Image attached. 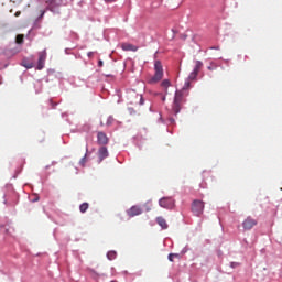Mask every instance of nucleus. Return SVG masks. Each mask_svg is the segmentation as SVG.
<instances>
[{
    "label": "nucleus",
    "instance_id": "1",
    "mask_svg": "<svg viewBox=\"0 0 282 282\" xmlns=\"http://www.w3.org/2000/svg\"><path fill=\"white\" fill-rule=\"evenodd\" d=\"M154 75L149 79V84H156L161 82L164 77L163 65L160 61H155L154 63Z\"/></svg>",
    "mask_w": 282,
    "mask_h": 282
},
{
    "label": "nucleus",
    "instance_id": "2",
    "mask_svg": "<svg viewBox=\"0 0 282 282\" xmlns=\"http://www.w3.org/2000/svg\"><path fill=\"white\" fill-rule=\"evenodd\" d=\"M183 102H184V94L182 90H177L175 93V97L172 106V112L174 115H178L181 112Z\"/></svg>",
    "mask_w": 282,
    "mask_h": 282
},
{
    "label": "nucleus",
    "instance_id": "3",
    "mask_svg": "<svg viewBox=\"0 0 282 282\" xmlns=\"http://www.w3.org/2000/svg\"><path fill=\"white\" fill-rule=\"evenodd\" d=\"M192 212L195 216H200L204 214V202L195 199L192 203Z\"/></svg>",
    "mask_w": 282,
    "mask_h": 282
},
{
    "label": "nucleus",
    "instance_id": "4",
    "mask_svg": "<svg viewBox=\"0 0 282 282\" xmlns=\"http://www.w3.org/2000/svg\"><path fill=\"white\" fill-rule=\"evenodd\" d=\"M159 205L165 209H173L175 207V200L172 197H163L159 200Z\"/></svg>",
    "mask_w": 282,
    "mask_h": 282
},
{
    "label": "nucleus",
    "instance_id": "5",
    "mask_svg": "<svg viewBox=\"0 0 282 282\" xmlns=\"http://www.w3.org/2000/svg\"><path fill=\"white\" fill-rule=\"evenodd\" d=\"M257 224L258 220L249 216L243 220L242 227L245 230H251L254 226H257Z\"/></svg>",
    "mask_w": 282,
    "mask_h": 282
},
{
    "label": "nucleus",
    "instance_id": "6",
    "mask_svg": "<svg viewBox=\"0 0 282 282\" xmlns=\"http://www.w3.org/2000/svg\"><path fill=\"white\" fill-rule=\"evenodd\" d=\"M109 143V139L104 131L97 132V144L107 145Z\"/></svg>",
    "mask_w": 282,
    "mask_h": 282
},
{
    "label": "nucleus",
    "instance_id": "7",
    "mask_svg": "<svg viewBox=\"0 0 282 282\" xmlns=\"http://www.w3.org/2000/svg\"><path fill=\"white\" fill-rule=\"evenodd\" d=\"M46 57H47L46 51L40 52V54H39V63H37V70H42L44 68Z\"/></svg>",
    "mask_w": 282,
    "mask_h": 282
},
{
    "label": "nucleus",
    "instance_id": "8",
    "mask_svg": "<svg viewBox=\"0 0 282 282\" xmlns=\"http://www.w3.org/2000/svg\"><path fill=\"white\" fill-rule=\"evenodd\" d=\"M143 213V209L140 206H132L130 209L127 210V215L129 217L139 216Z\"/></svg>",
    "mask_w": 282,
    "mask_h": 282
},
{
    "label": "nucleus",
    "instance_id": "9",
    "mask_svg": "<svg viewBox=\"0 0 282 282\" xmlns=\"http://www.w3.org/2000/svg\"><path fill=\"white\" fill-rule=\"evenodd\" d=\"M121 50L123 52H138L139 47L130 43H122Z\"/></svg>",
    "mask_w": 282,
    "mask_h": 282
},
{
    "label": "nucleus",
    "instance_id": "10",
    "mask_svg": "<svg viewBox=\"0 0 282 282\" xmlns=\"http://www.w3.org/2000/svg\"><path fill=\"white\" fill-rule=\"evenodd\" d=\"M98 154H99V162H102L105 159L109 156V152L105 145L101 147Z\"/></svg>",
    "mask_w": 282,
    "mask_h": 282
},
{
    "label": "nucleus",
    "instance_id": "11",
    "mask_svg": "<svg viewBox=\"0 0 282 282\" xmlns=\"http://www.w3.org/2000/svg\"><path fill=\"white\" fill-rule=\"evenodd\" d=\"M156 223H158V225L161 226L162 229L169 228V224H167L166 219L163 217H156Z\"/></svg>",
    "mask_w": 282,
    "mask_h": 282
},
{
    "label": "nucleus",
    "instance_id": "12",
    "mask_svg": "<svg viewBox=\"0 0 282 282\" xmlns=\"http://www.w3.org/2000/svg\"><path fill=\"white\" fill-rule=\"evenodd\" d=\"M161 87L165 90V94H167V89L171 87V82L169 79H163Z\"/></svg>",
    "mask_w": 282,
    "mask_h": 282
},
{
    "label": "nucleus",
    "instance_id": "13",
    "mask_svg": "<svg viewBox=\"0 0 282 282\" xmlns=\"http://www.w3.org/2000/svg\"><path fill=\"white\" fill-rule=\"evenodd\" d=\"M45 3L47 4V9L50 11H53V9L55 7V3H56V0H45Z\"/></svg>",
    "mask_w": 282,
    "mask_h": 282
},
{
    "label": "nucleus",
    "instance_id": "14",
    "mask_svg": "<svg viewBox=\"0 0 282 282\" xmlns=\"http://www.w3.org/2000/svg\"><path fill=\"white\" fill-rule=\"evenodd\" d=\"M106 257H108L109 261H113L115 259H117V252L116 251H109Z\"/></svg>",
    "mask_w": 282,
    "mask_h": 282
},
{
    "label": "nucleus",
    "instance_id": "15",
    "mask_svg": "<svg viewBox=\"0 0 282 282\" xmlns=\"http://www.w3.org/2000/svg\"><path fill=\"white\" fill-rule=\"evenodd\" d=\"M174 258L175 259H181V253H170L169 254V261L170 262H174Z\"/></svg>",
    "mask_w": 282,
    "mask_h": 282
},
{
    "label": "nucleus",
    "instance_id": "16",
    "mask_svg": "<svg viewBox=\"0 0 282 282\" xmlns=\"http://www.w3.org/2000/svg\"><path fill=\"white\" fill-rule=\"evenodd\" d=\"M24 42V35L23 34H18L15 37V43L18 45H22V43Z\"/></svg>",
    "mask_w": 282,
    "mask_h": 282
},
{
    "label": "nucleus",
    "instance_id": "17",
    "mask_svg": "<svg viewBox=\"0 0 282 282\" xmlns=\"http://www.w3.org/2000/svg\"><path fill=\"white\" fill-rule=\"evenodd\" d=\"M203 66L204 63H202L200 61H196L194 70H196V73H199Z\"/></svg>",
    "mask_w": 282,
    "mask_h": 282
},
{
    "label": "nucleus",
    "instance_id": "18",
    "mask_svg": "<svg viewBox=\"0 0 282 282\" xmlns=\"http://www.w3.org/2000/svg\"><path fill=\"white\" fill-rule=\"evenodd\" d=\"M198 74H199V73L194 69V70L189 74L188 79H189V80H195V79L197 78V75H198Z\"/></svg>",
    "mask_w": 282,
    "mask_h": 282
},
{
    "label": "nucleus",
    "instance_id": "19",
    "mask_svg": "<svg viewBox=\"0 0 282 282\" xmlns=\"http://www.w3.org/2000/svg\"><path fill=\"white\" fill-rule=\"evenodd\" d=\"M88 208H89V204L88 203H84L79 207L82 213H86Z\"/></svg>",
    "mask_w": 282,
    "mask_h": 282
},
{
    "label": "nucleus",
    "instance_id": "20",
    "mask_svg": "<svg viewBox=\"0 0 282 282\" xmlns=\"http://www.w3.org/2000/svg\"><path fill=\"white\" fill-rule=\"evenodd\" d=\"M115 119L112 116L108 117V120H106V126H111L113 123Z\"/></svg>",
    "mask_w": 282,
    "mask_h": 282
},
{
    "label": "nucleus",
    "instance_id": "21",
    "mask_svg": "<svg viewBox=\"0 0 282 282\" xmlns=\"http://www.w3.org/2000/svg\"><path fill=\"white\" fill-rule=\"evenodd\" d=\"M237 267H239V263L238 262H231V268H237Z\"/></svg>",
    "mask_w": 282,
    "mask_h": 282
},
{
    "label": "nucleus",
    "instance_id": "22",
    "mask_svg": "<svg viewBox=\"0 0 282 282\" xmlns=\"http://www.w3.org/2000/svg\"><path fill=\"white\" fill-rule=\"evenodd\" d=\"M86 163V155L82 159L80 164L84 166Z\"/></svg>",
    "mask_w": 282,
    "mask_h": 282
},
{
    "label": "nucleus",
    "instance_id": "23",
    "mask_svg": "<svg viewBox=\"0 0 282 282\" xmlns=\"http://www.w3.org/2000/svg\"><path fill=\"white\" fill-rule=\"evenodd\" d=\"M185 87L189 88L191 87V82H185Z\"/></svg>",
    "mask_w": 282,
    "mask_h": 282
},
{
    "label": "nucleus",
    "instance_id": "24",
    "mask_svg": "<svg viewBox=\"0 0 282 282\" xmlns=\"http://www.w3.org/2000/svg\"><path fill=\"white\" fill-rule=\"evenodd\" d=\"M140 105H144V99H143V97L140 98Z\"/></svg>",
    "mask_w": 282,
    "mask_h": 282
},
{
    "label": "nucleus",
    "instance_id": "25",
    "mask_svg": "<svg viewBox=\"0 0 282 282\" xmlns=\"http://www.w3.org/2000/svg\"><path fill=\"white\" fill-rule=\"evenodd\" d=\"M106 2L110 3V2H115L117 0H105Z\"/></svg>",
    "mask_w": 282,
    "mask_h": 282
},
{
    "label": "nucleus",
    "instance_id": "26",
    "mask_svg": "<svg viewBox=\"0 0 282 282\" xmlns=\"http://www.w3.org/2000/svg\"><path fill=\"white\" fill-rule=\"evenodd\" d=\"M20 14H21V12H20V11H17L14 15H15V17H19Z\"/></svg>",
    "mask_w": 282,
    "mask_h": 282
},
{
    "label": "nucleus",
    "instance_id": "27",
    "mask_svg": "<svg viewBox=\"0 0 282 282\" xmlns=\"http://www.w3.org/2000/svg\"><path fill=\"white\" fill-rule=\"evenodd\" d=\"M102 64H104L102 61H99V67H102Z\"/></svg>",
    "mask_w": 282,
    "mask_h": 282
},
{
    "label": "nucleus",
    "instance_id": "28",
    "mask_svg": "<svg viewBox=\"0 0 282 282\" xmlns=\"http://www.w3.org/2000/svg\"><path fill=\"white\" fill-rule=\"evenodd\" d=\"M28 69L32 68V65L26 66Z\"/></svg>",
    "mask_w": 282,
    "mask_h": 282
},
{
    "label": "nucleus",
    "instance_id": "29",
    "mask_svg": "<svg viewBox=\"0 0 282 282\" xmlns=\"http://www.w3.org/2000/svg\"><path fill=\"white\" fill-rule=\"evenodd\" d=\"M165 100H166V97H163V98H162V101H165Z\"/></svg>",
    "mask_w": 282,
    "mask_h": 282
},
{
    "label": "nucleus",
    "instance_id": "30",
    "mask_svg": "<svg viewBox=\"0 0 282 282\" xmlns=\"http://www.w3.org/2000/svg\"><path fill=\"white\" fill-rule=\"evenodd\" d=\"M44 13H45V11H43V12H42L41 17H43V15H44Z\"/></svg>",
    "mask_w": 282,
    "mask_h": 282
},
{
    "label": "nucleus",
    "instance_id": "31",
    "mask_svg": "<svg viewBox=\"0 0 282 282\" xmlns=\"http://www.w3.org/2000/svg\"><path fill=\"white\" fill-rule=\"evenodd\" d=\"M185 253H186V251L182 252V256L185 254Z\"/></svg>",
    "mask_w": 282,
    "mask_h": 282
},
{
    "label": "nucleus",
    "instance_id": "32",
    "mask_svg": "<svg viewBox=\"0 0 282 282\" xmlns=\"http://www.w3.org/2000/svg\"><path fill=\"white\" fill-rule=\"evenodd\" d=\"M111 282H117V281H111Z\"/></svg>",
    "mask_w": 282,
    "mask_h": 282
}]
</instances>
